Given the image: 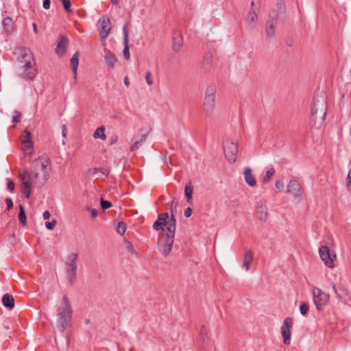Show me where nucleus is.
Wrapping results in <instances>:
<instances>
[{"label": "nucleus", "mask_w": 351, "mask_h": 351, "mask_svg": "<svg viewBox=\"0 0 351 351\" xmlns=\"http://www.w3.org/2000/svg\"><path fill=\"white\" fill-rule=\"evenodd\" d=\"M255 214L259 220L265 221L268 215L267 206L262 202H258L256 205Z\"/></svg>", "instance_id": "16"}, {"label": "nucleus", "mask_w": 351, "mask_h": 351, "mask_svg": "<svg viewBox=\"0 0 351 351\" xmlns=\"http://www.w3.org/2000/svg\"><path fill=\"white\" fill-rule=\"evenodd\" d=\"M22 149L23 152L25 153V154L31 155L34 150L33 142L22 143Z\"/></svg>", "instance_id": "33"}, {"label": "nucleus", "mask_w": 351, "mask_h": 351, "mask_svg": "<svg viewBox=\"0 0 351 351\" xmlns=\"http://www.w3.org/2000/svg\"><path fill=\"white\" fill-rule=\"evenodd\" d=\"M100 203H101V207L104 210L108 209L110 207H112V204L110 202H109L108 200H105L102 198L101 199Z\"/></svg>", "instance_id": "39"}, {"label": "nucleus", "mask_w": 351, "mask_h": 351, "mask_svg": "<svg viewBox=\"0 0 351 351\" xmlns=\"http://www.w3.org/2000/svg\"><path fill=\"white\" fill-rule=\"evenodd\" d=\"M104 59L107 66L112 69L114 68L115 63L117 62V58L110 50L104 49Z\"/></svg>", "instance_id": "18"}, {"label": "nucleus", "mask_w": 351, "mask_h": 351, "mask_svg": "<svg viewBox=\"0 0 351 351\" xmlns=\"http://www.w3.org/2000/svg\"><path fill=\"white\" fill-rule=\"evenodd\" d=\"M252 260H253L252 251L250 250H245L243 265H242L243 268H244L245 271L249 270Z\"/></svg>", "instance_id": "22"}, {"label": "nucleus", "mask_w": 351, "mask_h": 351, "mask_svg": "<svg viewBox=\"0 0 351 351\" xmlns=\"http://www.w3.org/2000/svg\"><path fill=\"white\" fill-rule=\"evenodd\" d=\"M124 84L126 86H129L130 85V81H129V77L128 76H125L124 77Z\"/></svg>", "instance_id": "59"}, {"label": "nucleus", "mask_w": 351, "mask_h": 351, "mask_svg": "<svg viewBox=\"0 0 351 351\" xmlns=\"http://www.w3.org/2000/svg\"><path fill=\"white\" fill-rule=\"evenodd\" d=\"M169 218V214L167 213H160L158 215V221L160 222L165 223V226L167 224V221Z\"/></svg>", "instance_id": "36"}, {"label": "nucleus", "mask_w": 351, "mask_h": 351, "mask_svg": "<svg viewBox=\"0 0 351 351\" xmlns=\"http://www.w3.org/2000/svg\"><path fill=\"white\" fill-rule=\"evenodd\" d=\"M19 220L23 225L25 226L27 223V219L25 215V212L23 206L22 205H19Z\"/></svg>", "instance_id": "31"}, {"label": "nucleus", "mask_w": 351, "mask_h": 351, "mask_svg": "<svg viewBox=\"0 0 351 351\" xmlns=\"http://www.w3.org/2000/svg\"><path fill=\"white\" fill-rule=\"evenodd\" d=\"M111 1L113 4L118 5L119 0H111Z\"/></svg>", "instance_id": "60"}, {"label": "nucleus", "mask_w": 351, "mask_h": 351, "mask_svg": "<svg viewBox=\"0 0 351 351\" xmlns=\"http://www.w3.org/2000/svg\"><path fill=\"white\" fill-rule=\"evenodd\" d=\"M123 55L125 60L130 59V55L128 43H124V49H123Z\"/></svg>", "instance_id": "38"}, {"label": "nucleus", "mask_w": 351, "mask_h": 351, "mask_svg": "<svg viewBox=\"0 0 351 351\" xmlns=\"http://www.w3.org/2000/svg\"><path fill=\"white\" fill-rule=\"evenodd\" d=\"M177 205H178V202H177L176 198L174 197L172 199L171 204H170L171 213H174V212H176Z\"/></svg>", "instance_id": "45"}, {"label": "nucleus", "mask_w": 351, "mask_h": 351, "mask_svg": "<svg viewBox=\"0 0 351 351\" xmlns=\"http://www.w3.org/2000/svg\"><path fill=\"white\" fill-rule=\"evenodd\" d=\"M152 74L151 71H147L145 74V80L146 82L148 85L152 86L154 83L153 80H152Z\"/></svg>", "instance_id": "42"}, {"label": "nucleus", "mask_w": 351, "mask_h": 351, "mask_svg": "<svg viewBox=\"0 0 351 351\" xmlns=\"http://www.w3.org/2000/svg\"><path fill=\"white\" fill-rule=\"evenodd\" d=\"M43 218L45 219H49L50 216H51V214L48 211V210H45L44 213H43Z\"/></svg>", "instance_id": "56"}, {"label": "nucleus", "mask_w": 351, "mask_h": 351, "mask_svg": "<svg viewBox=\"0 0 351 351\" xmlns=\"http://www.w3.org/2000/svg\"><path fill=\"white\" fill-rule=\"evenodd\" d=\"M21 143L32 142V134L27 130H25L21 136Z\"/></svg>", "instance_id": "32"}, {"label": "nucleus", "mask_w": 351, "mask_h": 351, "mask_svg": "<svg viewBox=\"0 0 351 351\" xmlns=\"http://www.w3.org/2000/svg\"><path fill=\"white\" fill-rule=\"evenodd\" d=\"M244 178L246 183L250 186H254L256 184V180L249 167H246L243 171Z\"/></svg>", "instance_id": "19"}, {"label": "nucleus", "mask_w": 351, "mask_h": 351, "mask_svg": "<svg viewBox=\"0 0 351 351\" xmlns=\"http://www.w3.org/2000/svg\"><path fill=\"white\" fill-rule=\"evenodd\" d=\"M332 289L334 290L335 293L337 294V295H338V293L337 292V290H336V287H335V284H332Z\"/></svg>", "instance_id": "61"}, {"label": "nucleus", "mask_w": 351, "mask_h": 351, "mask_svg": "<svg viewBox=\"0 0 351 351\" xmlns=\"http://www.w3.org/2000/svg\"><path fill=\"white\" fill-rule=\"evenodd\" d=\"M14 115L13 117L12 122L14 123H18L20 122L21 114L20 112L16 110L14 111Z\"/></svg>", "instance_id": "43"}, {"label": "nucleus", "mask_w": 351, "mask_h": 351, "mask_svg": "<svg viewBox=\"0 0 351 351\" xmlns=\"http://www.w3.org/2000/svg\"><path fill=\"white\" fill-rule=\"evenodd\" d=\"M51 1L50 0H43V8L48 10L50 8Z\"/></svg>", "instance_id": "54"}, {"label": "nucleus", "mask_w": 351, "mask_h": 351, "mask_svg": "<svg viewBox=\"0 0 351 351\" xmlns=\"http://www.w3.org/2000/svg\"><path fill=\"white\" fill-rule=\"evenodd\" d=\"M126 230V225L125 223L120 221L117 226V232L121 235L124 234Z\"/></svg>", "instance_id": "34"}, {"label": "nucleus", "mask_w": 351, "mask_h": 351, "mask_svg": "<svg viewBox=\"0 0 351 351\" xmlns=\"http://www.w3.org/2000/svg\"><path fill=\"white\" fill-rule=\"evenodd\" d=\"M73 310L69 300L64 295L61 304L57 308L56 327L60 332H64L71 323Z\"/></svg>", "instance_id": "2"}, {"label": "nucleus", "mask_w": 351, "mask_h": 351, "mask_svg": "<svg viewBox=\"0 0 351 351\" xmlns=\"http://www.w3.org/2000/svg\"><path fill=\"white\" fill-rule=\"evenodd\" d=\"M346 185L348 189L351 191V169L348 171L347 178H346Z\"/></svg>", "instance_id": "46"}, {"label": "nucleus", "mask_w": 351, "mask_h": 351, "mask_svg": "<svg viewBox=\"0 0 351 351\" xmlns=\"http://www.w3.org/2000/svg\"><path fill=\"white\" fill-rule=\"evenodd\" d=\"M175 234L169 232H160L158 234L157 247L160 252L164 256L170 254L174 241Z\"/></svg>", "instance_id": "6"}, {"label": "nucleus", "mask_w": 351, "mask_h": 351, "mask_svg": "<svg viewBox=\"0 0 351 351\" xmlns=\"http://www.w3.org/2000/svg\"><path fill=\"white\" fill-rule=\"evenodd\" d=\"M166 231L175 234L176 227V219L174 213H171V217L169 220L167 221Z\"/></svg>", "instance_id": "25"}, {"label": "nucleus", "mask_w": 351, "mask_h": 351, "mask_svg": "<svg viewBox=\"0 0 351 351\" xmlns=\"http://www.w3.org/2000/svg\"><path fill=\"white\" fill-rule=\"evenodd\" d=\"M277 6H280V7L281 8V7H282V5H280V4L278 3V4H277Z\"/></svg>", "instance_id": "64"}, {"label": "nucleus", "mask_w": 351, "mask_h": 351, "mask_svg": "<svg viewBox=\"0 0 351 351\" xmlns=\"http://www.w3.org/2000/svg\"><path fill=\"white\" fill-rule=\"evenodd\" d=\"M104 131L105 128L104 126H100L97 128L93 134L94 138L105 140L106 138V135L104 134Z\"/></svg>", "instance_id": "30"}, {"label": "nucleus", "mask_w": 351, "mask_h": 351, "mask_svg": "<svg viewBox=\"0 0 351 351\" xmlns=\"http://www.w3.org/2000/svg\"><path fill=\"white\" fill-rule=\"evenodd\" d=\"M287 193L295 198L301 197L302 194L300 183L295 180H290L287 184Z\"/></svg>", "instance_id": "15"}, {"label": "nucleus", "mask_w": 351, "mask_h": 351, "mask_svg": "<svg viewBox=\"0 0 351 351\" xmlns=\"http://www.w3.org/2000/svg\"><path fill=\"white\" fill-rule=\"evenodd\" d=\"M49 160L47 158H39L34 164V170L30 172L31 177L33 178L34 184L38 187L43 186L49 176L47 166Z\"/></svg>", "instance_id": "4"}, {"label": "nucleus", "mask_w": 351, "mask_h": 351, "mask_svg": "<svg viewBox=\"0 0 351 351\" xmlns=\"http://www.w3.org/2000/svg\"><path fill=\"white\" fill-rule=\"evenodd\" d=\"M7 188L9 191H13L14 189V183L11 180H8Z\"/></svg>", "instance_id": "50"}, {"label": "nucleus", "mask_w": 351, "mask_h": 351, "mask_svg": "<svg viewBox=\"0 0 351 351\" xmlns=\"http://www.w3.org/2000/svg\"><path fill=\"white\" fill-rule=\"evenodd\" d=\"M215 92L213 86L206 88L205 97L202 106V110L206 117H210L215 109Z\"/></svg>", "instance_id": "5"}, {"label": "nucleus", "mask_w": 351, "mask_h": 351, "mask_svg": "<svg viewBox=\"0 0 351 351\" xmlns=\"http://www.w3.org/2000/svg\"><path fill=\"white\" fill-rule=\"evenodd\" d=\"M276 187L278 189H281L284 187V184L281 181H277L276 182Z\"/></svg>", "instance_id": "55"}, {"label": "nucleus", "mask_w": 351, "mask_h": 351, "mask_svg": "<svg viewBox=\"0 0 351 351\" xmlns=\"http://www.w3.org/2000/svg\"><path fill=\"white\" fill-rule=\"evenodd\" d=\"M4 328H5V329H10L9 326H4Z\"/></svg>", "instance_id": "63"}, {"label": "nucleus", "mask_w": 351, "mask_h": 351, "mask_svg": "<svg viewBox=\"0 0 351 351\" xmlns=\"http://www.w3.org/2000/svg\"><path fill=\"white\" fill-rule=\"evenodd\" d=\"M88 210H90L92 218H95L98 215V212L96 209L88 208Z\"/></svg>", "instance_id": "53"}, {"label": "nucleus", "mask_w": 351, "mask_h": 351, "mask_svg": "<svg viewBox=\"0 0 351 351\" xmlns=\"http://www.w3.org/2000/svg\"><path fill=\"white\" fill-rule=\"evenodd\" d=\"M20 178L22 182L21 193L28 199L30 197L32 186L34 184L33 178L31 177L30 172L27 171L21 174Z\"/></svg>", "instance_id": "11"}, {"label": "nucleus", "mask_w": 351, "mask_h": 351, "mask_svg": "<svg viewBox=\"0 0 351 351\" xmlns=\"http://www.w3.org/2000/svg\"><path fill=\"white\" fill-rule=\"evenodd\" d=\"M224 154L227 160L232 163L235 162L238 148L237 145L233 142L226 141L223 145Z\"/></svg>", "instance_id": "12"}, {"label": "nucleus", "mask_w": 351, "mask_h": 351, "mask_svg": "<svg viewBox=\"0 0 351 351\" xmlns=\"http://www.w3.org/2000/svg\"><path fill=\"white\" fill-rule=\"evenodd\" d=\"M112 25L109 17L107 15H103L97 22V29L101 41L104 40L108 37Z\"/></svg>", "instance_id": "9"}, {"label": "nucleus", "mask_w": 351, "mask_h": 351, "mask_svg": "<svg viewBox=\"0 0 351 351\" xmlns=\"http://www.w3.org/2000/svg\"><path fill=\"white\" fill-rule=\"evenodd\" d=\"M193 191V187L191 184V182H189L184 188V194L186 197L187 202L191 204L192 199V195Z\"/></svg>", "instance_id": "28"}, {"label": "nucleus", "mask_w": 351, "mask_h": 351, "mask_svg": "<svg viewBox=\"0 0 351 351\" xmlns=\"http://www.w3.org/2000/svg\"><path fill=\"white\" fill-rule=\"evenodd\" d=\"M19 60L21 63L19 72L23 78L33 80L36 75V71L33 69L35 62L32 52L24 49Z\"/></svg>", "instance_id": "3"}, {"label": "nucleus", "mask_w": 351, "mask_h": 351, "mask_svg": "<svg viewBox=\"0 0 351 351\" xmlns=\"http://www.w3.org/2000/svg\"><path fill=\"white\" fill-rule=\"evenodd\" d=\"M123 32L124 35V43H128V32L126 25L123 27Z\"/></svg>", "instance_id": "51"}, {"label": "nucleus", "mask_w": 351, "mask_h": 351, "mask_svg": "<svg viewBox=\"0 0 351 351\" xmlns=\"http://www.w3.org/2000/svg\"><path fill=\"white\" fill-rule=\"evenodd\" d=\"M148 136V134H144L141 136V138L139 141H136L130 147V151L131 152H134L136 150H137L141 145L145 141L147 137Z\"/></svg>", "instance_id": "29"}, {"label": "nucleus", "mask_w": 351, "mask_h": 351, "mask_svg": "<svg viewBox=\"0 0 351 351\" xmlns=\"http://www.w3.org/2000/svg\"><path fill=\"white\" fill-rule=\"evenodd\" d=\"M97 172H101L103 175L108 176L109 172L107 169L103 168H95L93 169V174L97 173Z\"/></svg>", "instance_id": "47"}, {"label": "nucleus", "mask_w": 351, "mask_h": 351, "mask_svg": "<svg viewBox=\"0 0 351 351\" xmlns=\"http://www.w3.org/2000/svg\"><path fill=\"white\" fill-rule=\"evenodd\" d=\"M5 203L7 204V210H10L13 207V202L11 198L7 197L5 199Z\"/></svg>", "instance_id": "49"}, {"label": "nucleus", "mask_w": 351, "mask_h": 351, "mask_svg": "<svg viewBox=\"0 0 351 351\" xmlns=\"http://www.w3.org/2000/svg\"><path fill=\"white\" fill-rule=\"evenodd\" d=\"M278 13L275 10H270L268 14V19L266 22V34L269 38L275 36L276 27L277 25Z\"/></svg>", "instance_id": "10"}, {"label": "nucleus", "mask_w": 351, "mask_h": 351, "mask_svg": "<svg viewBox=\"0 0 351 351\" xmlns=\"http://www.w3.org/2000/svg\"><path fill=\"white\" fill-rule=\"evenodd\" d=\"M2 303L5 308L9 309L13 308L14 306V297L9 293L4 294L2 298Z\"/></svg>", "instance_id": "24"}, {"label": "nucleus", "mask_w": 351, "mask_h": 351, "mask_svg": "<svg viewBox=\"0 0 351 351\" xmlns=\"http://www.w3.org/2000/svg\"><path fill=\"white\" fill-rule=\"evenodd\" d=\"M192 212V209L190 207H188L184 210V215L186 217H189L191 216Z\"/></svg>", "instance_id": "52"}, {"label": "nucleus", "mask_w": 351, "mask_h": 351, "mask_svg": "<svg viewBox=\"0 0 351 351\" xmlns=\"http://www.w3.org/2000/svg\"><path fill=\"white\" fill-rule=\"evenodd\" d=\"M319 253L321 259L325 263L327 267L330 268L334 267L333 258H336V255H332L326 245L321 246L319 249Z\"/></svg>", "instance_id": "14"}, {"label": "nucleus", "mask_w": 351, "mask_h": 351, "mask_svg": "<svg viewBox=\"0 0 351 351\" xmlns=\"http://www.w3.org/2000/svg\"><path fill=\"white\" fill-rule=\"evenodd\" d=\"M173 49L178 52L179 51L183 45V38L180 32H176L173 38Z\"/></svg>", "instance_id": "21"}, {"label": "nucleus", "mask_w": 351, "mask_h": 351, "mask_svg": "<svg viewBox=\"0 0 351 351\" xmlns=\"http://www.w3.org/2000/svg\"><path fill=\"white\" fill-rule=\"evenodd\" d=\"M293 326V319L287 317L285 319L281 327V332L283 337V343L285 345L290 344L291 342V329Z\"/></svg>", "instance_id": "13"}, {"label": "nucleus", "mask_w": 351, "mask_h": 351, "mask_svg": "<svg viewBox=\"0 0 351 351\" xmlns=\"http://www.w3.org/2000/svg\"><path fill=\"white\" fill-rule=\"evenodd\" d=\"M327 110L326 99L323 95L316 94L313 100L309 124L319 128L325 120Z\"/></svg>", "instance_id": "1"}, {"label": "nucleus", "mask_w": 351, "mask_h": 351, "mask_svg": "<svg viewBox=\"0 0 351 351\" xmlns=\"http://www.w3.org/2000/svg\"><path fill=\"white\" fill-rule=\"evenodd\" d=\"M254 2L252 1L251 7H250V9L249 10V12H248V14L247 16V21L249 23H252V25H251L252 27H254V25L256 23V21H257V19H258L257 13L256 12V10L254 8Z\"/></svg>", "instance_id": "23"}, {"label": "nucleus", "mask_w": 351, "mask_h": 351, "mask_svg": "<svg viewBox=\"0 0 351 351\" xmlns=\"http://www.w3.org/2000/svg\"><path fill=\"white\" fill-rule=\"evenodd\" d=\"M34 31L36 33L37 32V27L35 23L33 24Z\"/></svg>", "instance_id": "62"}, {"label": "nucleus", "mask_w": 351, "mask_h": 351, "mask_svg": "<svg viewBox=\"0 0 351 351\" xmlns=\"http://www.w3.org/2000/svg\"><path fill=\"white\" fill-rule=\"evenodd\" d=\"M275 173V169L273 167H271L269 169H268L266 172V175L263 178V182H267L274 175Z\"/></svg>", "instance_id": "35"}, {"label": "nucleus", "mask_w": 351, "mask_h": 351, "mask_svg": "<svg viewBox=\"0 0 351 351\" xmlns=\"http://www.w3.org/2000/svg\"><path fill=\"white\" fill-rule=\"evenodd\" d=\"M128 251H130L131 252H134V251L133 245L130 242L128 244Z\"/></svg>", "instance_id": "57"}, {"label": "nucleus", "mask_w": 351, "mask_h": 351, "mask_svg": "<svg viewBox=\"0 0 351 351\" xmlns=\"http://www.w3.org/2000/svg\"><path fill=\"white\" fill-rule=\"evenodd\" d=\"M3 26L4 32L7 36L12 35L16 30L14 23L12 19L7 16L3 20Z\"/></svg>", "instance_id": "17"}, {"label": "nucleus", "mask_w": 351, "mask_h": 351, "mask_svg": "<svg viewBox=\"0 0 351 351\" xmlns=\"http://www.w3.org/2000/svg\"><path fill=\"white\" fill-rule=\"evenodd\" d=\"M212 62L213 54L210 52L206 53L202 62V66L204 69L208 70L211 66Z\"/></svg>", "instance_id": "26"}, {"label": "nucleus", "mask_w": 351, "mask_h": 351, "mask_svg": "<svg viewBox=\"0 0 351 351\" xmlns=\"http://www.w3.org/2000/svg\"><path fill=\"white\" fill-rule=\"evenodd\" d=\"M164 226H165V223H162L158 220H156L153 224V228L157 231L161 230V232H164Z\"/></svg>", "instance_id": "37"}, {"label": "nucleus", "mask_w": 351, "mask_h": 351, "mask_svg": "<svg viewBox=\"0 0 351 351\" xmlns=\"http://www.w3.org/2000/svg\"><path fill=\"white\" fill-rule=\"evenodd\" d=\"M200 335L203 339V341H205V339L207 338V332L206 327L204 326H202L200 330Z\"/></svg>", "instance_id": "48"}, {"label": "nucleus", "mask_w": 351, "mask_h": 351, "mask_svg": "<svg viewBox=\"0 0 351 351\" xmlns=\"http://www.w3.org/2000/svg\"><path fill=\"white\" fill-rule=\"evenodd\" d=\"M56 223H57V221L54 219L50 222L49 221L45 222V226L48 230H52L55 228Z\"/></svg>", "instance_id": "44"}, {"label": "nucleus", "mask_w": 351, "mask_h": 351, "mask_svg": "<svg viewBox=\"0 0 351 351\" xmlns=\"http://www.w3.org/2000/svg\"><path fill=\"white\" fill-rule=\"evenodd\" d=\"M61 2L64 6V10L67 12H72V10L71 9V1L70 0H62Z\"/></svg>", "instance_id": "41"}, {"label": "nucleus", "mask_w": 351, "mask_h": 351, "mask_svg": "<svg viewBox=\"0 0 351 351\" xmlns=\"http://www.w3.org/2000/svg\"><path fill=\"white\" fill-rule=\"evenodd\" d=\"M62 136L64 137L66 136V125H62Z\"/></svg>", "instance_id": "58"}, {"label": "nucleus", "mask_w": 351, "mask_h": 351, "mask_svg": "<svg viewBox=\"0 0 351 351\" xmlns=\"http://www.w3.org/2000/svg\"><path fill=\"white\" fill-rule=\"evenodd\" d=\"M69 45V39L66 36H61L57 45L56 52L58 54H64Z\"/></svg>", "instance_id": "20"}, {"label": "nucleus", "mask_w": 351, "mask_h": 351, "mask_svg": "<svg viewBox=\"0 0 351 351\" xmlns=\"http://www.w3.org/2000/svg\"><path fill=\"white\" fill-rule=\"evenodd\" d=\"M78 56H79V52L77 51L73 54V56L71 58V61H70L71 69H72L75 76L77 74V66L79 64Z\"/></svg>", "instance_id": "27"}, {"label": "nucleus", "mask_w": 351, "mask_h": 351, "mask_svg": "<svg viewBox=\"0 0 351 351\" xmlns=\"http://www.w3.org/2000/svg\"><path fill=\"white\" fill-rule=\"evenodd\" d=\"M308 304L306 302L302 303L300 306V311L302 315H306L308 311Z\"/></svg>", "instance_id": "40"}, {"label": "nucleus", "mask_w": 351, "mask_h": 351, "mask_svg": "<svg viewBox=\"0 0 351 351\" xmlns=\"http://www.w3.org/2000/svg\"><path fill=\"white\" fill-rule=\"evenodd\" d=\"M77 256V254L71 252L67 256L65 262L66 274L70 284H73L76 280Z\"/></svg>", "instance_id": "7"}, {"label": "nucleus", "mask_w": 351, "mask_h": 351, "mask_svg": "<svg viewBox=\"0 0 351 351\" xmlns=\"http://www.w3.org/2000/svg\"><path fill=\"white\" fill-rule=\"evenodd\" d=\"M312 293L313 302L318 311H321L329 300V294L322 291L321 289L313 287Z\"/></svg>", "instance_id": "8"}]
</instances>
